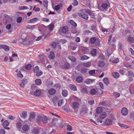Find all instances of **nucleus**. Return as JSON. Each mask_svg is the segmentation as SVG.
Listing matches in <instances>:
<instances>
[{"instance_id":"5701e85b","label":"nucleus","mask_w":134,"mask_h":134,"mask_svg":"<svg viewBox=\"0 0 134 134\" xmlns=\"http://www.w3.org/2000/svg\"><path fill=\"white\" fill-rule=\"evenodd\" d=\"M80 59L82 60H84L88 59L90 57L85 55H82L80 57Z\"/></svg>"},{"instance_id":"20e7f679","label":"nucleus","mask_w":134,"mask_h":134,"mask_svg":"<svg viewBox=\"0 0 134 134\" xmlns=\"http://www.w3.org/2000/svg\"><path fill=\"white\" fill-rule=\"evenodd\" d=\"M39 59L38 62L41 63L43 62L44 59L46 58V57L44 54H40L38 55Z\"/></svg>"},{"instance_id":"c85d7f7f","label":"nucleus","mask_w":134,"mask_h":134,"mask_svg":"<svg viewBox=\"0 0 134 134\" xmlns=\"http://www.w3.org/2000/svg\"><path fill=\"white\" fill-rule=\"evenodd\" d=\"M35 25H27L25 27L26 29L33 30L35 28Z\"/></svg>"},{"instance_id":"72a5a7b5","label":"nucleus","mask_w":134,"mask_h":134,"mask_svg":"<svg viewBox=\"0 0 134 134\" xmlns=\"http://www.w3.org/2000/svg\"><path fill=\"white\" fill-rule=\"evenodd\" d=\"M89 91V90L86 88H83L81 90V92L83 93H85L88 94V92Z\"/></svg>"},{"instance_id":"37998d69","label":"nucleus","mask_w":134,"mask_h":134,"mask_svg":"<svg viewBox=\"0 0 134 134\" xmlns=\"http://www.w3.org/2000/svg\"><path fill=\"white\" fill-rule=\"evenodd\" d=\"M97 52L96 49L93 48L91 51V53L92 55H95L96 53Z\"/></svg>"},{"instance_id":"ea45409f","label":"nucleus","mask_w":134,"mask_h":134,"mask_svg":"<svg viewBox=\"0 0 134 134\" xmlns=\"http://www.w3.org/2000/svg\"><path fill=\"white\" fill-rule=\"evenodd\" d=\"M16 72L18 73L17 75L18 77H23V76L21 73V71L20 70H17L16 71Z\"/></svg>"},{"instance_id":"338daca9","label":"nucleus","mask_w":134,"mask_h":134,"mask_svg":"<svg viewBox=\"0 0 134 134\" xmlns=\"http://www.w3.org/2000/svg\"><path fill=\"white\" fill-rule=\"evenodd\" d=\"M77 47V45L76 43H74L73 46L71 47V49L73 50H75Z\"/></svg>"},{"instance_id":"603ef678","label":"nucleus","mask_w":134,"mask_h":134,"mask_svg":"<svg viewBox=\"0 0 134 134\" xmlns=\"http://www.w3.org/2000/svg\"><path fill=\"white\" fill-rule=\"evenodd\" d=\"M43 3L44 7L47 8L48 3V1L47 0H44Z\"/></svg>"},{"instance_id":"4d7b16f0","label":"nucleus","mask_w":134,"mask_h":134,"mask_svg":"<svg viewBox=\"0 0 134 134\" xmlns=\"http://www.w3.org/2000/svg\"><path fill=\"white\" fill-rule=\"evenodd\" d=\"M87 108L86 107H84L82 108L81 110V112L86 113L87 111Z\"/></svg>"},{"instance_id":"f8f14e48","label":"nucleus","mask_w":134,"mask_h":134,"mask_svg":"<svg viewBox=\"0 0 134 134\" xmlns=\"http://www.w3.org/2000/svg\"><path fill=\"white\" fill-rule=\"evenodd\" d=\"M79 103L77 102H74L72 104V107L74 109H76L78 108L79 106Z\"/></svg>"},{"instance_id":"2eb2a0df","label":"nucleus","mask_w":134,"mask_h":134,"mask_svg":"<svg viewBox=\"0 0 134 134\" xmlns=\"http://www.w3.org/2000/svg\"><path fill=\"white\" fill-rule=\"evenodd\" d=\"M38 20V18H34L29 20L28 21V23H33L37 21Z\"/></svg>"},{"instance_id":"e433bc0d","label":"nucleus","mask_w":134,"mask_h":134,"mask_svg":"<svg viewBox=\"0 0 134 134\" xmlns=\"http://www.w3.org/2000/svg\"><path fill=\"white\" fill-rule=\"evenodd\" d=\"M68 58L72 62H74L76 60L75 57L72 55H69L68 56Z\"/></svg>"},{"instance_id":"7c9ffc66","label":"nucleus","mask_w":134,"mask_h":134,"mask_svg":"<svg viewBox=\"0 0 134 134\" xmlns=\"http://www.w3.org/2000/svg\"><path fill=\"white\" fill-rule=\"evenodd\" d=\"M68 30V28L67 26H64L62 27V32L63 33L66 32Z\"/></svg>"},{"instance_id":"dca6fc26","label":"nucleus","mask_w":134,"mask_h":134,"mask_svg":"<svg viewBox=\"0 0 134 134\" xmlns=\"http://www.w3.org/2000/svg\"><path fill=\"white\" fill-rule=\"evenodd\" d=\"M42 116L40 115H39L37 117L36 120V122L37 123H40L42 122Z\"/></svg>"},{"instance_id":"49530a36","label":"nucleus","mask_w":134,"mask_h":134,"mask_svg":"<svg viewBox=\"0 0 134 134\" xmlns=\"http://www.w3.org/2000/svg\"><path fill=\"white\" fill-rule=\"evenodd\" d=\"M54 27V25L53 24H51L48 26V28L50 30L52 31L53 30Z\"/></svg>"},{"instance_id":"6ab92c4d","label":"nucleus","mask_w":134,"mask_h":134,"mask_svg":"<svg viewBox=\"0 0 134 134\" xmlns=\"http://www.w3.org/2000/svg\"><path fill=\"white\" fill-rule=\"evenodd\" d=\"M1 48L6 51H8L9 50V47L5 45H1Z\"/></svg>"},{"instance_id":"a19ab883","label":"nucleus","mask_w":134,"mask_h":134,"mask_svg":"<svg viewBox=\"0 0 134 134\" xmlns=\"http://www.w3.org/2000/svg\"><path fill=\"white\" fill-rule=\"evenodd\" d=\"M103 33L105 34H106L107 35H108L109 34V31H108V30L104 28H102L101 29Z\"/></svg>"},{"instance_id":"6e6d98bb","label":"nucleus","mask_w":134,"mask_h":134,"mask_svg":"<svg viewBox=\"0 0 134 134\" xmlns=\"http://www.w3.org/2000/svg\"><path fill=\"white\" fill-rule=\"evenodd\" d=\"M43 72L42 71H37L36 72L35 75L36 76H39L41 75L42 74Z\"/></svg>"},{"instance_id":"58836bf2","label":"nucleus","mask_w":134,"mask_h":134,"mask_svg":"<svg viewBox=\"0 0 134 134\" xmlns=\"http://www.w3.org/2000/svg\"><path fill=\"white\" fill-rule=\"evenodd\" d=\"M32 66L31 64H28L25 66V68L27 70H30Z\"/></svg>"},{"instance_id":"79ce46f5","label":"nucleus","mask_w":134,"mask_h":134,"mask_svg":"<svg viewBox=\"0 0 134 134\" xmlns=\"http://www.w3.org/2000/svg\"><path fill=\"white\" fill-rule=\"evenodd\" d=\"M62 94L63 96L64 97H66L68 94L67 91L66 90H63L62 92Z\"/></svg>"},{"instance_id":"1a4fd4ad","label":"nucleus","mask_w":134,"mask_h":134,"mask_svg":"<svg viewBox=\"0 0 134 134\" xmlns=\"http://www.w3.org/2000/svg\"><path fill=\"white\" fill-rule=\"evenodd\" d=\"M35 114L34 113H31L30 114L29 120L31 122H33L35 120Z\"/></svg>"},{"instance_id":"c03bdc74","label":"nucleus","mask_w":134,"mask_h":134,"mask_svg":"<svg viewBox=\"0 0 134 134\" xmlns=\"http://www.w3.org/2000/svg\"><path fill=\"white\" fill-rule=\"evenodd\" d=\"M70 23L73 26L76 27L77 26V24L73 20H70Z\"/></svg>"},{"instance_id":"c756f323","label":"nucleus","mask_w":134,"mask_h":134,"mask_svg":"<svg viewBox=\"0 0 134 134\" xmlns=\"http://www.w3.org/2000/svg\"><path fill=\"white\" fill-rule=\"evenodd\" d=\"M48 57L50 59L54 58L55 57V55L54 52H51L48 55Z\"/></svg>"},{"instance_id":"a878e982","label":"nucleus","mask_w":134,"mask_h":134,"mask_svg":"<svg viewBox=\"0 0 134 134\" xmlns=\"http://www.w3.org/2000/svg\"><path fill=\"white\" fill-rule=\"evenodd\" d=\"M35 84L38 85H39L41 84L42 83V81L41 80L39 79H36L35 81Z\"/></svg>"},{"instance_id":"f704fd0d","label":"nucleus","mask_w":134,"mask_h":134,"mask_svg":"<svg viewBox=\"0 0 134 134\" xmlns=\"http://www.w3.org/2000/svg\"><path fill=\"white\" fill-rule=\"evenodd\" d=\"M27 115V113L26 111H23L22 112L21 114L20 115V117L24 119Z\"/></svg>"},{"instance_id":"3c124183","label":"nucleus","mask_w":134,"mask_h":134,"mask_svg":"<svg viewBox=\"0 0 134 134\" xmlns=\"http://www.w3.org/2000/svg\"><path fill=\"white\" fill-rule=\"evenodd\" d=\"M118 125L121 126V127L124 128L125 129L129 127H128L127 125H126L121 124L120 123H118Z\"/></svg>"},{"instance_id":"f03ea898","label":"nucleus","mask_w":134,"mask_h":134,"mask_svg":"<svg viewBox=\"0 0 134 134\" xmlns=\"http://www.w3.org/2000/svg\"><path fill=\"white\" fill-rule=\"evenodd\" d=\"M83 9H81L78 13V15L80 17L86 20H87L88 18V15L85 13L83 12Z\"/></svg>"},{"instance_id":"8fccbe9b","label":"nucleus","mask_w":134,"mask_h":134,"mask_svg":"<svg viewBox=\"0 0 134 134\" xmlns=\"http://www.w3.org/2000/svg\"><path fill=\"white\" fill-rule=\"evenodd\" d=\"M105 65L104 63L102 61H100L98 63L99 66L100 67H103Z\"/></svg>"},{"instance_id":"4c0bfd02","label":"nucleus","mask_w":134,"mask_h":134,"mask_svg":"<svg viewBox=\"0 0 134 134\" xmlns=\"http://www.w3.org/2000/svg\"><path fill=\"white\" fill-rule=\"evenodd\" d=\"M9 124V121L7 120L5 121L2 124V125L4 127L8 126Z\"/></svg>"},{"instance_id":"c9c22d12","label":"nucleus","mask_w":134,"mask_h":134,"mask_svg":"<svg viewBox=\"0 0 134 134\" xmlns=\"http://www.w3.org/2000/svg\"><path fill=\"white\" fill-rule=\"evenodd\" d=\"M103 81L106 85H108L109 84V81L107 78H104L103 79Z\"/></svg>"},{"instance_id":"473e14b6","label":"nucleus","mask_w":134,"mask_h":134,"mask_svg":"<svg viewBox=\"0 0 134 134\" xmlns=\"http://www.w3.org/2000/svg\"><path fill=\"white\" fill-rule=\"evenodd\" d=\"M97 91L94 89H93L91 90L90 92H89L88 94H90L91 95H93L95 94L96 93Z\"/></svg>"},{"instance_id":"aec40b11","label":"nucleus","mask_w":134,"mask_h":134,"mask_svg":"<svg viewBox=\"0 0 134 134\" xmlns=\"http://www.w3.org/2000/svg\"><path fill=\"white\" fill-rule=\"evenodd\" d=\"M15 125L16 128L18 129H21L22 126V123L19 121L17 122Z\"/></svg>"},{"instance_id":"cd10ccee","label":"nucleus","mask_w":134,"mask_h":134,"mask_svg":"<svg viewBox=\"0 0 134 134\" xmlns=\"http://www.w3.org/2000/svg\"><path fill=\"white\" fill-rule=\"evenodd\" d=\"M48 120V118L46 116L42 117V122L43 123H46L47 122V120Z\"/></svg>"},{"instance_id":"680f3d73","label":"nucleus","mask_w":134,"mask_h":134,"mask_svg":"<svg viewBox=\"0 0 134 134\" xmlns=\"http://www.w3.org/2000/svg\"><path fill=\"white\" fill-rule=\"evenodd\" d=\"M62 44H64L67 42V40L65 39H61L59 41Z\"/></svg>"},{"instance_id":"423d86ee","label":"nucleus","mask_w":134,"mask_h":134,"mask_svg":"<svg viewBox=\"0 0 134 134\" xmlns=\"http://www.w3.org/2000/svg\"><path fill=\"white\" fill-rule=\"evenodd\" d=\"M41 90L38 89L36 90L34 92V94L35 96L39 97L40 96L41 94Z\"/></svg>"},{"instance_id":"de8ad7c7","label":"nucleus","mask_w":134,"mask_h":134,"mask_svg":"<svg viewBox=\"0 0 134 134\" xmlns=\"http://www.w3.org/2000/svg\"><path fill=\"white\" fill-rule=\"evenodd\" d=\"M73 98L75 102H77L79 103L81 102V100L76 96H74Z\"/></svg>"},{"instance_id":"09e8293b","label":"nucleus","mask_w":134,"mask_h":134,"mask_svg":"<svg viewBox=\"0 0 134 134\" xmlns=\"http://www.w3.org/2000/svg\"><path fill=\"white\" fill-rule=\"evenodd\" d=\"M113 94L114 96L116 98H118L120 96V94L117 92H114L113 93Z\"/></svg>"},{"instance_id":"4468645a","label":"nucleus","mask_w":134,"mask_h":134,"mask_svg":"<svg viewBox=\"0 0 134 134\" xmlns=\"http://www.w3.org/2000/svg\"><path fill=\"white\" fill-rule=\"evenodd\" d=\"M95 79H87L84 81L87 84H90L92 83L95 81Z\"/></svg>"},{"instance_id":"9b49d317","label":"nucleus","mask_w":134,"mask_h":134,"mask_svg":"<svg viewBox=\"0 0 134 134\" xmlns=\"http://www.w3.org/2000/svg\"><path fill=\"white\" fill-rule=\"evenodd\" d=\"M107 115V113L105 112H102L99 114V117L101 119H103L106 117Z\"/></svg>"},{"instance_id":"412c9836","label":"nucleus","mask_w":134,"mask_h":134,"mask_svg":"<svg viewBox=\"0 0 134 134\" xmlns=\"http://www.w3.org/2000/svg\"><path fill=\"white\" fill-rule=\"evenodd\" d=\"M112 76L113 77L115 78H118L119 76V73L116 72H114L112 73Z\"/></svg>"},{"instance_id":"4be33fe9","label":"nucleus","mask_w":134,"mask_h":134,"mask_svg":"<svg viewBox=\"0 0 134 134\" xmlns=\"http://www.w3.org/2000/svg\"><path fill=\"white\" fill-rule=\"evenodd\" d=\"M110 31L112 32H114L116 29V26L114 24L110 26Z\"/></svg>"},{"instance_id":"bf43d9fd","label":"nucleus","mask_w":134,"mask_h":134,"mask_svg":"<svg viewBox=\"0 0 134 134\" xmlns=\"http://www.w3.org/2000/svg\"><path fill=\"white\" fill-rule=\"evenodd\" d=\"M63 99H61L60 100L58 103V105L59 106H61L62 104L63 103Z\"/></svg>"},{"instance_id":"0e129e2a","label":"nucleus","mask_w":134,"mask_h":134,"mask_svg":"<svg viewBox=\"0 0 134 134\" xmlns=\"http://www.w3.org/2000/svg\"><path fill=\"white\" fill-rule=\"evenodd\" d=\"M119 59L118 58H116L114 59L113 60H112V62L113 63H116L119 62Z\"/></svg>"},{"instance_id":"b1692460","label":"nucleus","mask_w":134,"mask_h":134,"mask_svg":"<svg viewBox=\"0 0 134 134\" xmlns=\"http://www.w3.org/2000/svg\"><path fill=\"white\" fill-rule=\"evenodd\" d=\"M127 41L131 43H134V37L130 36L128 38Z\"/></svg>"},{"instance_id":"f257e3e1","label":"nucleus","mask_w":134,"mask_h":134,"mask_svg":"<svg viewBox=\"0 0 134 134\" xmlns=\"http://www.w3.org/2000/svg\"><path fill=\"white\" fill-rule=\"evenodd\" d=\"M105 103L104 102H102L100 103L99 105L102 106V108L101 107H98L96 109V112L98 114H99L101 112L104 110L105 111L109 112L108 108L106 107V108L103 107V106L104 105Z\"/></svg>"},{"instance_id":"bb28decb","label":"nucleus","mask_w":134,"mask_h":134,"mask_svg":"<svg viewBox=\"0 0 134 134\" xmlns=\"http://www.w3.org/2000/svg\"><path fill=\"white\" fill-rule=\"evenodd\" d=\"M69 87L70 89L74 91H76L77 90V88L76 86L73 84H70L69 85Z\"/></svg>"},{"instance_id":"39448f33","label":"nucleus","mask_w":134,"mask_h":134,"mask_svg":"<svg viewBox=\"0 0 134 134\" xmlns=\"http://www.w3.org/2000/svg\"><path fill=\"white\" fill-rule=\"evenodd\" d=\"M121 113L123 116L126 115L128 113V110L126 107L123 108L121 110Z\"/></svg>"},{"instance_id":"2f4dec72","label":"nucleus","mask_w":134,"mask_h":134,"mask_svg":"<svg viewBox=\"0 0 134 134\" xmlns=\"http://www.w3.org/2000/svg\"><path fill=\"white\" fill-rule=\"evenodd\" d=\"M91 63L90 62H88L87 63H83V65L85 67L88 68L90 66Z\"/></svg>"},{"instance_id":"864d4df0","label":"nucleus","mask_w":134,"mask_h":134,"mask_svg":"<svg viewBox=\"0 0 134 134\" xmlns=\"http://www.w3.org/2000/svg\"><path fill=\"white\" fill-rule=\"evenodd\" d=\"M128 75L129 76H132V77H134V73L131 71H128Z\"/></svg>"},{"instance_id":"6e6552de","label":"nucleus","mask_w":134,"mask_h":134,"mask_svg":"<svg viewBox=\"0 0 134 134\" xmlns=\"http://www.w3.org/2000/svg\"><path fill=\"white\" fill-rule=\"evenodd\" d=\"M22 129L25 132H27L30 130V126L28 125L25 124L23 125Z\"/></svg>"},{"instance_id":"f3484780","label":"nucleus","mask_w":134,"mask_h":134,"mask_svg":"<svg viewBox=\"0 0 134 134\" xmlns=\"http://www.w3.org/2000/svg\"><path fill=\"white\" fill-rule=\"evenodd\" d=\"M76 81L78 83H81L82 82L83 78L82 76H78L76 78Z\"/></svg>"},{"instance_id":"7ed1b4c3","label":"nucleus","mask_w":134,"mask_h":134,"mask_svg":"<svg viewBox=\"0 0 134 134\" xmlns=\"http://www.w3.org/2000/svg\"><path fill=\"white\" fill-rule=\"evenodd\" d=\"M108 3V2H104L102 3L101 7L103 11L107 10L109 8V5Z\"/></svg>"},{"instance_id":"a18cd8bd","label":"nucleus","mask_w":134,"mask_h":134,"mask_svg":"<svg viewBox=\"0 0 134 134\" xmlns=\"http://www.w3.org/2000/svg\"><path fill=\"white\" fill-rule=\"evenodd\" d=\"M29 9L28 7L26 6H20L19 8V9L20 10L28 9Z\"/></svg>"},{"instance_id":"0eeeda50","label":"nucleus","mask_w":134,"mask_h":134,"mask_svg":"<svg viewBox=\"0 0 134 134\" xmlns=\"http://www.w3.org/2000/svg\"><path fill=\"white\" fill-rule=\"evenodd\" d=\"M27 79H24L21 80V82L20 83L19 85L21 88H23L25 87V85L27 83Z\"/></svg>"},{"instance_id":"5fc2aeb1","label":"nucleus","mask_w":134,"mask_h":134,"mask_svg":"<svg viewBox=\"0 0 134 134\" xmlns=\"http://www.w3.org/2000/svg\"><path fill=\"white\" fill-rule=\"evenodd\" d=\"M51 46L53 48L55 49L56 47V43L55 42H52L51 44Z\"/></svg>"},{"instance_id":"ddd939ff","label":"nucleus","mask_w":134,"mask_h":134,"mask_svg":"<svg viewBox=\"0 0 134 134\" xmlns=\"http://www.w3.org/2000/svg\"><path fill=\"white\" fill-rule=\"evenodd\" d=\"M38 127H35L32 130V133L34 134H38L40 132Z\"/></svg>"},{"instance_id":"393cba45","label":"nucleus","mask_w":134,"mask_h":134,"mask_svg":"<svg viewBox=\"0 0 134 134\" xmlns=\"http://www.w3.org/2000/svg\"><path fill=\"white\" fill-rule=\"evenodd\" d=\"M48 92L50 94L53 95L55 93V91L53 88H51L49 90Z\"/></svg>"},{"instance_id":"e2e57ef3","label":"nucleus","mask_w":134,"mask_h":134,"mask_svg":"<svg viewBox=\"0 0 134 134\" xmlns=\"http://www.w3.org/2000/svg\"><path fill=\"white\" fill-rule=\"evenodd\" d=\"M71 32L73 34H75L77 33V31L76 29L75 28H72L71 30Z\"/></svg>"},{"instance_id":"13d9d810","label":"nucleus","mask_w":134,"mask_h":134,"mask_svg":"<svg viewBox=\"0 0 134 134\" xmlns=\"http://www.w3.org/2000/svg\"><path fill=\"white\" fill-rule=\"evenodd\" d=\"M129 51L130 52L131 55L134 56V51L132 48H130L129 49Z\"/></svg>"},{"instance_id":"774afa93","label":"nucleus","mask_w":134,"mask_h":134,"mask_svg":"<svg viewBox=\"0 0 134 134\" xmlns=\"http://www.w3.org/2000/svg\"><path fill=\"white\" fill-rule=\"evenodd\" d=\"M5 132L4 130L3 129H0V133L1 134H5Z\"/></svg>"},{"instance_id":"a211bd4d","label":"nucleus","mask_w":134,"mask_h":134,"mask_svg":"<svg viewBox=\"0 0 134 134\" xmlns=\"http://www.w3.org/2000/svg\"><path fill=\"white\" fill-rule=\"evenodd\" d=\"M96 41V39L95 37H93L91 38L90 40V43L91 44H95V45L96 46L97 45L96 44L95 42Z\"/></svg>"},{"instance_id":"052dcab7","label":"nucleus","mask_w":134,"mask_h":134,"mask_svg":"<svg viewBox=\"0 0 134 134\" xmlns=\"http://www.w3.org/2000/svg\"><path fill=\"white\" fill-rule=\"evenodd\" d=\"M96 70H91L89 72V74L91 75L94 74L95 73Z\"/></svg>"},{"instance_id":"69168bd1","label":"nucleus","mask_w":134,"mask_h":134,"mask_svg":"<svg viewBox=\"0 0 134 134\" xmlns=\"http://www.w3.org/2000/svg\"><path fill=\"white\" fill-rule=\"evenodd\" d=\"M88 102L89 104L92 105L94 104V100L93 99L89 100L88 101Z\"/></svg>"},{"instance_id":"9d476101","label":"nucleus","mask_w":134,"mask_h":134,"mask_svg":"<svg viewBox=\"0 0 134 134\" xmlns=\"http://www.w3.org/2000/svg\"><path fill=\"white\" fill-rule=\"evenodd\" d=\"M104 124L106 126H109L112 124V121L111 120L108 119L105 120Z\"/></svg>"}]
</instances>
